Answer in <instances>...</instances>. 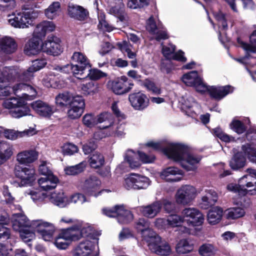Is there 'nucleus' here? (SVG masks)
Returning a JSON list of instances; mask_svg holds the SVG:
<instances>
[{
    "label": "nucleus",
    "mask_w": 256,
    "mask_h": 256,
    "mask_svg": "<svg viewBox=\"0 0 256 256\" xmlns=\"http://www.w3.org/2000/svg\"><path fill=\"white\" fill-rule=\"evenodd\" d=\"M146 146L156 150H160L168 158L179 162L187 171H195L201 158L189 154L188 146L180 142H172L166 140L159 142H149Z\"/></svg>",
    "instance_id": "1"
},
{
    "label": "nucleus",
    "mask_w": 256,
    "mask_h": 256,
    "mask_svg": "<svg viewBox=\"0 0 256 256\" xmlns=\"http://www.w3.org/2000/svg\"><path fill=\"white\" fill-rule=\"evenodd\" d=\"M4 68L14 69L16 72L13 71V74H11L12 71L10 70L6 73V79L4 82L13 78H17L20 81H21V82L15 84L12 88V92L15 95L24 100H30L36 97L37 94L36 90L31 85L26 83L28 80L26 81L20 78V76L22 75V72L18 68L12 66L5 67Z\"/></svg>",
    "instance_id": "2"
},
{
    "label": "nucleus",
    "mask_w": 256,
    "mask_h": 256,
    "mask_svg": "<svg viewBox=\"0 0 256 256\" xmlns=\"http://www.w3.org/2000/svg\"><path fill=\"white\" fill-rule=\"evenodd\" d=\"M38 14L37 11L24 6L22 8V12L9 14L8 16V22L14 28H28L38 16Z\"/></svg>",
    "instance_id": "3"
},
{
    "label": "nucleus",
    "mask_w": 256,
    "mask_h": 256,
    "mask_svg": "<svg viewBox=\"0 0 256 256\" xmlns=\"http://www.w3.org/2000/svg\"><path fill=\"white\" fill-rule=\"evenodd\" d=\"M26 105L25 100L18 96L6 98L2 102L3 107L10 110V115L15 118L30 115V110Z\"/></svg>",
    "instance_id": "4"
},
{
    "label": "nucleus",
    "mask_w": 256,
    "mask_h": 256,
    "mask_svg": "<svg viewBox=\"0 0 256 256\" xmlns=\"http://www.w3.org/2000/svg\"><path fill=\"white\" fill-rule=\"evenodd\" d=\"M32 228L44 240L50 242L53 240L56 228L53 224L42 220H32Z\"/></svg>",
    "instance_id": "5"
},
{
    "label": "nucleus",
    "mask_w": 256,
    "mask_h": 256,
    "mask_svg": "<svg viewBox=\"0 0 256 256\" xmlns=\"http://www.w3.org/2000/svg\"><path fill=\"white\" fill-rule=\"evenodd\" d=\"M182 80L188 86L194 87L196 92L204 94L208 90V85L197 71L192 70L184 74Z\"/></svg>",
    "instance_id": "6"
},
{
    "label": "nucleus",
    "mask_w": 256,
    "mask_h": 256,
    "mask_svg": "<svg viewBox=\"0 0 256 256\" xmlns=\"http://www.w3.org/2000/svg\"><path fill=\"white\" fill-rule=\"evenodd\" d=\"M150 184V179L145 176L131 174L124 179V186L127 190L146 189Z\"/></svg>",
    "instance_id": "7"
},
{
    "label": "nucleus",
    "mask_w": 256,
    "mask_h": 256,
    "mask_svg": "<svg viewBox=\"0 0 256 256\" xmlns=\"http://www.w3.org/2000/svg\"><path fill=\"white\" fill-rule=\"evenodd\" d=\"M41 51L47 54L58 56L60 54L63 48L60 38L54 36H48L40 45Z\"/></svg>",
    "instance_id": "8"
},
{
    "label": "nucleus",
    "mask_w": 256,
    "mask_h": 256,
    "mask_svg": "<svg viewBox=\"0 0 256 256\" xmlns=\"http://www.w3.org/2000/svg\"><path fill=\"white\" fill-rule=\"evenodd\" d=\"M102 212L108 217H116L119 223H127L133 219L132 212L123 206H116L112 208H104Z\"/></svg>",
    "instance_id": "9"
},
{
    "label": "nucleus",
    "mask_w": 256,
    "mask_h": 256,
    "mask_svg": "<svg viewBox=\"0 0 256 256\" xmlns=\"http://www.w3.org/2000/svg\"><path fill=\"white\" fill-rule=\"evenodd\" d=\"M14 172L16 176L20 180V186H30L36 180L35 170L33 168L15 164Z\"/></svg>",
    "instance_id": "10"
},
{
    "label": "nucleus",
    "mask_w": 256,
    "mask_h": 256,
    "mask_svg": "<svg viewBox=\"0 0 256 256\" xmlns=\"http://www.w3.org/2000/svg\"><path fill=\"white\" fill-rule=\"evenodd\" d=\"M198 194L196 189L191 185L181 186L176 194V200L178 204L187 205L195 198Z\"/></svg>",
    "instance_id": "11"
},
{
    "label": "nucleus",
    "mask_w": 256,
    "mask_h": 256,
    "mask_svg": "<svg viewBox=\"0 0 256 256\" xmlns=\"http://www.w3.org/2000/svg\"><path fill=\"white\" fill-rule=\"evenodd\" d=\"M101 184V181L98 177L90 176L85 180L82 188V190L86 194L95 197L98 196L104 192H110L108 190H100Z\"/></svg>",
    "instance_id": "12"
},
{
    "label": "nucleus",
    "mask_w": 256,
    "mask_h": 256,
    "mask_svg": "<svg viewBox=\"0 0 256 256\" xmlns=\"http://www.w3.org/2000/svg\"><path fill=\"white\" fill-rule=\"evenodd\" d=\"M182 110L186 115L192 118H195L200 112V106L190 95L182 96L179 100Z\"/></svg>",
    "instance_id": "13"
},
{
    "label": "nucleus",
    "mask_w": 256,
    "mask_h": 256,
    "mask_svg": "<svg viewBox=\"0 0 256 256\" xmlns=\"http://www.w3.org/2000/svg\"><path fill=\"white\" fill-rule=\"evenodd\" d=\"M184 221L190 226H196L202 224L204 216L202 213L195 208H187L182 212Z\"/></svg>",
    "instance_id": "14"
},
{
    "label": "nucleus",
    "mask_w": 256,
    "mask_h": 256,
    "mask_svg": "<svg viewBox=\"0 0 256 256\" xmlns=\"http://www.w3.org/2000/svg\"><path fill=\"white\" fill-rule=\"evenodd\" d=\"M12 210L17 209L21 212V206L18 204H12ZM12 223L13 229L18 231L24 228H32V221H30L26 216L22 212L14 213L12 216Z\"/></svg>",
    "instance_id": "15"
},
{
    "label": "nucleus",
    "mask_w": 256,
    "mask_h": 256,
    "mask_svg": "<svg viewBox=\"0 0 256 256\" xmlns=\"http://www.w3.org/2000/svg\"><path fill=\"white\" fill-rule=\"evenodd\" d=\"M97 244L88 240L82 241L72 251V256H98Z\"/></svg>",
    "instance_id": "16"
},
{
    "label": "nucleus",
    "mask_w": 256,
    "mask_h": 256,
    "mask_svg": "<svg viewBox=\"0 0 256 256\" xmlns=\"http://www.w3.org/2000/svg\"><path fill=\"white\" fill-rule=\"evenodd\" d=\"M85 101L84 98L79 95L74 96L70 104V109L68 115L72 119L80 118L84 112Z\"/></svg>",
    "instance_id": "17"
},
{
    "label": "nucleus",
    "mask_w": 256,
    "mask_h": 256,
    "mask_svg": "<svg viewBox=\"0 0 256 256\" xmlns=\"http://www.w3.org/2000/svg\"><path fill=\"white\" fill-rule=\"evenodd\" d=\"M108 84L112 92L116 94H122L128 92L133 86L128 81L127 78L124 76L116 80L109 82Z\"/></svg>",
    "instance_id": "18"
},
{
    "label": "nucleus",
    "mask_w": 256,
    "mask_h": 256,
    "mask_svg": "<svg viewBox=\"0 0 256 256\" xmlns=\"http://www.w3.org/2000/svg\"><path fill=\"white\" fill-rule=\"evenodd\" d=\"M38 152L34 149L26 150L19 152L16 156V160L20 166H28L38 158Z\"/></svg>",
    "instance_id": "19"
},
{
    "label": "nucleus",
    "mask_w": 256,
    "mask_h": 256,
    "mask_svg": "<svg viewBox=\"0 0 256 256\" xmlns=\"http://www.w3.org/2000/svg\"><path fill=\"white\" fill-rule=\"evenodd\" d=\"M128 100L132 106L137 110H143L150 104V100L144 94L138 92L129 95Z\"/></svg>",
    "instance_id": "20"
},
{
    "label": "nucleus",
    "mask_w": 256,
    "mask_h": 256,
    "mask_svg": "<svg viewBox=\"0 0 256 256\" xmlns=\"http://www.w3.org/2000/svg\"><path fill=\"white\" fill-rule=\"evenodd\" d=\"M183 172L175 166H169L162 169L160 172V178L168 182H178L183 176Z\"/></svg>",
    "instance_id": "21"
},
{
    "label": "nucleus",
    "mask_w": 256,
    "mask_h": 256,
    "mask_svg": "<svg viewBox=\"0 0 256 256\" xmlns=\"http://www.w3.org/2000/svg\"><path fill=\"white\" fill-rule=\"evenodd\" d=\"M32 108L40 116L49 118L54 112V108L42 100H36L31 104Z\"/></svg>",
    "instance_id": "22"
},
{
    "label": "nucleus",
    "mask_w": 256,
    "mask_h": 256,
    "mask_svg": "<svg viewBox=\"0 0 256 256\" xmlns=\"http://www.w3.org/2000/svg\"><path fill=\"white\" fill-rule=\"evenodd\" d=\"M248 175H244L238 180L240 186V192L242 196L249 194L252 196L256 195V182L254 184L250 181Z\"/></svg>",
    "instance_id": "23"
},
{
    "label": "nucleus",
    "mask_w": 256,
    "mask_h": 256,
    "mask_svg": "<svg viewBox=\"0 0 256 256\" xmlns=\"http://www.w3.org/2000/svg\"><path fill=\"white\" fill-rule=\"evenodd\" d=\"M250 42L248 43L242 38H237L238 46L243 49L246 54L256 52V30L250 36Z\"/></svg>",
    "instance_id": "24"
},
{
    "label": "nucleus",
    "mask_w": 256,
    "mask_h": 256,
    "mask_svg": "<svg viewBox=\"0 0 256 256\" xmlns=\"http://www.w3.org/2000/svg\"><path fill=\"white\" fill-rule=\"evenodd\" d=\"M48 198L52 203L60 208H64L70 204L69 198L62 190L52 192L48 195Z\"/></svg>",
    "instance_id": "25"
},
{
    "label": "nucleus",
    "mask_w": 256,
    "mask_h": 256,
    "mask_svg": "<svg viewBox=\"0 0 256 256\" xmlns=\"http://www.w3.org/2000/svg\"><path fill=\"white\" fill-rule=\"evenodd\" d=\"M206 92H208L210 97L216 100H220L228 94L232 92H233V88L230 86H208Z\"/></svg>",
    "instance_id": "26"
},
{
    "label": "nucleus",
    "mask_w": 256,
    "mask_h": 256,
    "mask_svg": "<svg viewBox=\"0 0 256 256\" xmlns=\"http://www.w3.org/2000/svg\"><path fill=\"white\" fill-rule=\"evenodd\" d=\"M46 64L45 59L36 60L32 61L30 66L26 71H22V75L20 76V78L26 81L30 80L33 76L34 72L44 68Z\"/></svg>",
    "instance_id": "27"
},
{
    "label": "nucleus",
    "mask_w": 256,
    "mask_h": 256,
    "mask_svg": "<svg viewBox=\"0 0 256 256\" xmlns=\"http://www.w3.org/2000/svg\"><path fill=\"white\" fill-rule=\"evenodd\" d=\"M204 193L202 197L199 206L202 208L206 210L215 204L217 201L218 196L216 192L212 189L205 190Z\"/></svg>",
    "instance_id": "28"
},
{
    "label": "nucleus",
    "mask_w": 256,
    "mask_h": 256,
    "mask_svg": "<svg viewBox=\"0 0 256 256\" xmlns=\"http://www.w3.org/2000/svg\"><path fill=\"white\" fill-rule=\"evenodd\" d=\"M55 24L52 22L44 21L38 24L34 32L33 36L39 38L41 40L42 38L46 36L47 32L54 30Z\"/></svg>",
    "instance_id": "29"
},
{
    "label": "nucleus",
    "mask_w": 256,
    "mask_h": 256,
    "mask_svg": "<svg viewBox=\"0 0 256 256\" xmlns=\"http://www.w3.org/2000/svg\"><path fill=\"white\" fill-rule=\"evenodd\" d=\"M17 48V44L12 38L4 36L0 38V50L2 52L5 54L14 53Z\"/></svg>",
    "instance_id": "30"
},
{
    "label": "nucleus",
    "mask_w": 256,
    "mask_h": 256,
    "mask_svg": "<svg viewBox=\"0 0 256 256\" xmlns=\"http://www.w3.org/2000/svg\"><path fill=\"white\" fill-rule=\"evenodd\" d=\"M138 209L144 216L154 218L160 212L162 204L160 202H156L146 206H140Z\"/></svg>",
    "instance_id": "31"
},
{
    "label": "nucleus",
    "mask_w": 256,
    "mask_h": 256,
    "mask_svg": "<svg viewBox=\"0 0 256 256\" xmlns=\"http://www.w3.org/2000/svg\"><path fill=\"white\" fill-rule=\"evenodd\" d=\"M167 218L169 228H178L179 230L182 233L187 234L190 232V230L188 228L182 226V224L184 222V218L182 215L180 216L176 214H172L169 215Z\"/></svg>",
    "instance_id": "32"
},
{
    "label": "nucleus",
    "mask_w": 256,
    "mask_h": 256,
    "mask_svg": "<svg viewBox=\"0 0 256 256\" xmlns=\"http://www.w3.org/2000/svg\"><path fill=\"white\" fill-rule=\"evenodd\" d=\"M152 252L157 254L168 256L171 252V248L168 242L162 241L160 237V241L150 244V248Z\"/></svg>",
    "instance_id": "33"
},
{
    "label": "nucleus",
    "mask_w": 256,
    "mask_h": 256,
    "mask_svg": "<svg viewBox=\"0 0 256 256\" xmlns=\"http://www.w3.org/2000/svg\"><path fill=\"white\" fill-rule=\"evenodd\" d=\"M247 138L249 139L250 137H252V139L251 144L242 146V150L245 154L248 156L250 160L256 164V133L252 134V136L248 134L246 136Z\"/></svg>",
    "instance_id": "34"
},
{
    "label": "nucleus",
    "mask_w": 256,
    "mask_h": 256,
    "mask_svg": "<svg viewBox=\"0 0 256 256\" xmlns=\"http://www.w3.org/2000/svg\"><path fill=\"white\" fill-rule=\"evenodd\" d=\"M14 152V148L12 144L5 141L0 142V165L8 160Z\"/></svg>",
    "instance_id": "35"
},
{
    "label": "nucleus",
    "mask_w": 256,
    "mask_h": 256,
    "mask_svg": "<svg viewBox=\"0 0 256 256\" xmlns=\"http://www.w3.org/2000/svg\"><path fill=\"white\" fill-rule=\"evenodd\" d=\"M214 16L218 22V38L220 41L224 42V36L226 34V30L228 28V24L225 15L222 12H216L214 14Z\"/></svg>",
    "instance_id": "36"
},
{
    "label": "nucleus",
    "mask_w": 256,
    "mask_h": 256,
    "mask_svg": "<svg viewBox=\"0 0 256 256\" xmlns=\"http://www.w3.org/2000/svg\"><path fill=\"white\" fill-rule=\"evenodd\" d=\"M40 40L39 38L32 36L26 44L24 52L26 54L30 56L36 55L41 50L40 46Z\"/></svg>",
    "instance_id": "37"
},
{
    "label": "nucleus",
    "mask_w": 256,
    "mask_h": 256,
    "mask_svg": "<svg viewBox=\"0 0 256 256\" xmlns=\"http://www.w3.org/2000/svg\"><path fill=\"white\" fill-rule=\"evenodd\" d=\"M68 12L71 18L78 20H83L88 14L87 10L83 7L73 4H69Z\"/></svg>",
    "instance_id": "38"
},
{
    "label": "nucleus",
    "mask_w": 256,
    "mask_h": 256,
    "mask_svg": "<svg viewBox=\"0 0 256 256\" xmlns=\"http://www.w3.org/2000/svg\"><path fill=\"white\" fill-rule=\"evenodd\" d=\"M58 182V178L54 175L41 178L38 180V184L44 190H49L54 188Z\"/></svg>",
    "instance_id": "39"
},
{
    "label": "nucleus",
    "mask_w": 256,
    "mask_h": 256,
    "mask_svg": "<svg viewBox=\"0 0 256 256\" xmlns=\"http://www.w3.org/2000/svg\"><path fill=\"white\" fill-rule=\"evenodd\" d=\"M96 122L100 128L107 129L113 124L114 118L110 113L104 112L96 116Z\"/></svg>",
    "instance_id": "40"
},
{
    "label": "nucleus",
    "mask_w": 256,
    "mask_h": 256,
    "mask_svg": "<svg viewBox=\"0 0 256 256\" xmlns=\"http://www.w3.org/2000/svg\"><path fill=\"white\" fill-rule=\"evenodd\" d=\"M108 12L120 21H123L124 19V6L122 0H116L115 3L110 6Z\"/></svg>",
    "instance_id": "41"
},
{
    "label": "nucleus",
    "mask_w": 256,
    "mask_h": 256,
    "mask_svg": "<svg viewBox=\"0 0 256 256\" xmlns=\"http://www.w3.org/2000/svg\"><path fill=\"white\" fill-rule=\"evenodd\" d=\"M71 58L73 62H76L80 65L79 66V68L83 69L82 72V76L84 73V71L86 68L91 67L89 60L87 56L82 52H74Z\"/></svg>",
    "instance_id": "42"
},
{
    "label": "nucleus",
    "mask_w": 256,
    "mask_h": 256,
    "mask_svg": "<svg viewBox=\"0 0 256 256\" xmlns=\"http://www.w3.org/2000/svg\"><path fill=\"white\" fill-rule=\"evenodd\" d=\"M82 83L80 86L81 92L84 96H93L98 92V86L96 82L90 81L88 82H84V79H82Z\"/></svg>",
    "instance_id": "43"
},
{
    "label": "nucleus",
    "mask_w": 256,
    "mask_h": 256,
    "mask_svg": "<svg viewBox=\"0 0 256 256\" xmlns=\"http://www.w3.org/2000/svg\"><path fill=\"white\" fill-rule=\"evenodd\" d=\"M223 210L220 207H214L210 210L207 214V220L210 224L214 225L219 223L222 216Z\"/></svg>",
    "instance_id": "44"
},
{
    "label": "nucleus",
    "mask_w": 256,
    "mask_h": 256,
    "mask_svg": "<svg viewBox=\"0 0 256 256\" xmlns=\"http://www.w3.org/2000/svg\"><path fill=\"white\" fill-rule=\"evenodd\" d=\"M246 213L244 207H232L224 211V215L228 220H236L244 217Z\"/></svg>",
    "instance_id": "45"
},
{
    "label": "nucleus",
    "mask_w": 256,
    "mask_h": 256,
    "mask_svg": "<svg viewBox=\"0 0 256 256\" xmlns=\"http://www.w3.org/2000/svg\"><path fill=\"white\" fill-rule=\"evenodd\" d=\"M246 163V158L244 152H238L234 154L230 162V168L234 170H238L243 168Z\"/></svg>",
    "instance_id": "46"
},
{
    "label": "nucleus",
    "mask_w": 256,
    "mask_h": 256,
    "mask_svg": "<svg viewBox=\"0 0 256 256\" xmlns=\"http://www.w3.org/2000/svg\"><path fill=\"white\" fill-rule=\"evenodd\" d=\"M142 236L144 240L148 244L150 248V244H154L155 242L160 241V236H158L152 229L149 227L142 230L141 232Z\"/></svg>",
    "instance_id": "47"
},
{
    "label": "nucleus",
    "mask_w": 256,
    "mask_h": 256,
    "mask_svg": "<svg viewBox=\"0 0 256 256\" xmlns=\"http://www.w3.org/2000/svg\"><path fill=\"white\" fill-rule=\"evenodd\" d=\"M59 234L70 243L79 240L80 234L77 232L76 227H70L62 230Z\"/></svg>",
    "instance_id": "48"
},
{
    "label": "nucleus",
    "mask_w": 256,
    "mask_h": 256,
    "mask_svg": "<svg viewBox=\"0 0 256 256\" xmlns=\"http://www.w3.org/2000/svg\"><path fill=\"white\" fill-rule=\"evenodd\" d=\"M124 160L128 164L130 167L132 169L138 168L141 164L138 160V154L132 150H128L124 156Z\"/></svg>",
    "instance_id": "49"
},
{
    "label": "nucleus",
    "mask_w": 256,
    "mask_h": 256,
    "mask_svg": "<svg viewBox=\"0 0 256 256\" xmlns=\"http://www.w3.org/2000/svg\"><path fill=\"white\" fill-rule=\"evenodd\" d=\"M77 232L80 234L79 239L82 237H89L94 232L92 226L90 224L80 220L76 224Z\"/></svg>",
    "instance_id": "50"
},
{
    "label": "nucleus",
    "mask_w": 256,
    "mask_h": 256,
    "mask_svg": "<svg viewBox=\"0 0 256 256\" xmlns=\"http://www.w3.org/2000/svg\"><path fill=\"white\" fill-rule=\"evenodd\" d=\"M60 11V3L58 2H54L45 10V15L48 18L53 20L58 16Z\"/></svg>",
    "instance_id": "51"
},
{
    "label": "nucleus",
    "mask_w": 256,
    "mask_h": 256,
    "mask_svg": "<svg viewBox=\"0 0 256 256\" xmlns=\"http://www.w3.org/2000/svg\"><path fill=\"white\" fill-rule=\"evenodd\" d=\"M74 96L72 94L68 92H64L56 96V102L58 106H70Z\"/></svg>",
    "instance_id": "52"
},
{
    "label": "nucleus",
    "mask_w": 256,
    "mask_h": 256,
    "mask_svg": "<svg viewBox=\"0 0 256 256\" xmlns=\"http://www.w3.org/2000/svg\"><path fill=\"white\" fill-rule=\"evenodd\" d=\"M82 68H79V65L78 64H68L62 66V72L65 74H69L70 72H72L73 75L78 78L81 79L78 76H82Z\"/></svg>",
    "instance_id": "53"
},
{
    "label": "nucleus",
    "mask_w": 256,
    "mask_h": 256,
    "mask_svg": "<svg viewBox=\"0 0 256 256\" xmlns=\"http://www.w3.org/2000/svg\"><path fill=\"white\" fill-rule=\"evenodd\" d=\"M192 249V244L186 239L180 240L176 246V251L178 254H186L191 252Z\"/></svg>",
    "instance_id": "54"
},
{
    "label": "nucleus",
    "mask_w": 256,
    "mask_h": 256,
    "mask_svg": "<svg viewBox=\"0 0 256 256\" xmlns=\"http://www.w3.org/2000/svg\"><path fill=\"white\" fill-rule=\"evenodd\" d=\"M104 160L102 155L98 152H95L90 156L89 162L92 168H97L104 164Z\"/></svg>",
    "instance_id": "55"
},
{
    "label": "nucleus",
    "mask_w": 256,
    "mask_h": 256,
    "mask_svg": "<svg viewBox=\"0 0 256 256\" xmlns=\"http://www.w3.org/2000/svg\"><path fill=\"white\" fill-rule=\"evenodd\" d=\"M199 253L202 256H212L218 252V248L212 244H206L200 247Z\"/></svg>",
    "instance_id": "56"
},
{
    "label": "nucleus",
    "mask_w": 256,
    "mask_h": 256,
    "mask_svg": "<svg viewBox=\"0 0 256 256\" xmlns=\"http://www.w3.org/2000/svg\"><path fill=\"white\" fill-rule=\"evenodd\" d=\"M34 231V230L32 228H24L18 230L21 238L25 242H29L34 238L35 234Z\"/></svg>",
    "instance_id": "57"
},
{
    "label": "nucleus",
    "mask_w": 256,
    "mask_h": 256,
    "mask_svg": "<svg viewBox=\"0 0 256 256\" xmlns=\"http://www.w3.org/2000/svg\"><path fill=\"white\" fill-rule=\"evenodd\" d=\"M86 166V163L82 162L74 166H67L64 168V172L68 175H76L82 172Z\"/></svg>",
    "instance_id": "58"
},
{
    "label": "nucleus",
    "mask_w": 256,
    "mask_h": 256,
    "mask_svg": "<svg viewBox=\"0 0 256 256\" xmlns=\"http://www.w3.org/2000/svg\"><path fill=\"white\" fill-rule=\"evenodd\" d=\"M28 194L30 196V198L33 202L37 204H40L48 198V195L46 193L40 191H30Z\"/></svg>",
    "instance_id": "59"
},
{
    "label": "nucleus",
    "mask_w": 256,
    "mask_h": 256,
    "mask_svg": "<svg viewBox=\"0 0 256 256\" xmlns=\"http://www.w3.org/2000/svg\"><path fill=\"white\" fill-rule=\"evenodd\" d=\"M230 129L238 134L244 133L246 130V128L240 120L234 119L230 124Z\"/></svg>",
    "instance_id": "60"
},
{
    "label": "nucleus",
    "mask_w": 256,
    "mask_h": 256,
    "mask_svg": "<svg viewBox=\"0 0 256 256\" xmlns=\"http://www.w3.org/2000/svg\"><path fill=\"white\" fill-rule=\"evenodd\" d=\"M109 128L110 130V131L109 132V135L122 136L124 134V125L122 124H114V122Z\"/></svg>",
    "instance_id": "61"
},
{
    "label": "nucleus",
    "mask_w": 256,
    "mask_h": 256,
    "mask_svg": "<svg viewBox=\"0 0 256 256\" xmlns=\"http://www.w3.org/2000/svg\"><path fill=\"white\" fill-rule=\"evenodd\" d=\"M214 134L222 140L225 142H230L234 140V138L224 133L222 128L219 127L216 128L212 130Z\"/></svg>",
    "instance_id": "62"
},
{
    "label": "nucleus",
    "mask_w": 256,
    "mask_h": 256,
    "mask_svg": "<svg viewBox=\"0 0 256 256\" xmlns=\"http://www.w3.org/2000/svg\"><path fill=\"white\" fill-rule=\"evenodd\" d=\"M83 124L86 126L92 128L97 125L96 116L92 114H86L82 118Z\"/></svg>",
    "instance_id": "63"
},
{
    "label": "nucleus",
    "mask_w": 256,
    "mask_h": 256,
    "mask_svg": "<svg viewBox=\"0 0 256 256\" xmlns=\"http://www.w3.org/2000/svg\"><path fill=\"white\" fill-rule=\"evenodd\" d=\"M61 150L64 155H72L78 152L77 146L70 143L64 144L62 146Z\"/></svg>",
    "instance_id": "64"
}]
</instances>
